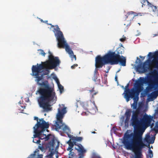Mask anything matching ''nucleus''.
I'll return each mask as SVG.
<instances>
[{"label":"nucleus","mask_w":158,"mask_h":158,"mask_svg":"<svg viewBox=\"0 0 158 158\" xmlns=\"http://www.w3.org/2000/svg\"><path fill=\"white\" fill-rule=\"evenodd\" d=\"M48 59L41 64L36 65H33L31 75L35 76V81L37 84L44 86V88H40L36 92L40 96L37 98V101L40 107L42 108L44 111L48 112L52 110L51 106L56 101V97L54 89L49 86L48 82L42 81L43 76L47 75L49 73V70L55 69L59 66L60 62L58 57H54L49 51Z\"/></svg>","instance_id":"1"},{"label":"nucleus","mask_w":158,"mask_h":158,"mask_svg":"<svg viewBox=\"0 0 158 158\" xmlns=\"http://www.w3.org/2000/svg\"><path fill=\"white\" fill-rule=\"evenodd\" d=\"M146 80L147 77H140L135 81L134 86L131 89L125 90L123 94L127 102L130 100V98H133L134 102L131 105V107L134 109L137 108L139 96L140 93L144 89L143 85L144 84L147 83Z\"/></svg>","instance_id":"2"},{"label":"nucleus","mask_w":158,"mask_h":158,"mask_svg":"<svg viewBox=\"0 0 158 158\" xmlns=\"http://www.w3.org/2000/svg\"><path fill=\"white\" fill-rule=\"evenodd\" d=\"M66 107L64 105H59V108L58 109V112L56 114V120L54 122V125L55 127L56 131H58L61 129L63 131L66 133L68 136L72 140L80 141L82 140V138L81 137H73L71 135L70 130L69 127L63 123L62 119L64 114L67 113Z\"/></svg>","instance_id":"3"},{"label":"nucleus","mask_w":158,"mask_h":158,"mask_svg":"<svg viewBox=\"0 0 158 158\" xmlns=\"http://www.w3.org/2000/svg\"><path fill=\"white\" fill-rule=\"evenodd\" d=\"M124 52V48L123 46L118 48L114 52L109 51L108 53L102 58L107 64L110 63L111 64H119L122 66H125L126 59L120 54Z\"/></svg>","instance_id":"4"},{"label":"nucleus","mask_w":158,"mask_h":158,"mask_svg":"<svg viewBox=\"0 0 158 158\" xmlns=\"http://www.w3.org/2000/svg\"><path fill=\"white\" fill-rule=\"evenodd\" d=\"M49 24L51 25L50 29L53 32L58 41V47L59 48H64L66 51L69 55L71 60L73 61V58H74L75 60H76V56L74 55L73 51L67 44L66 41L64 37L63 33L60 31L58 25H56L54 26L52 25L51 24Z\"/></svg>","instance_id":"5"},{"label":"nucleus","mask_w":158,"mask_h":158,"mask_svg":"<svg viewBox=\"0 0 158 158\" xmlns=\"http://www.w3.org/2000/svg\"><path fill=\"white\" fill-rule=\"evenodd\" d=\"M40 126L37 127L34 126L33 127L34 134L32 138L33 139V142L37 144H40V139H44L45 141L48 140L51 136L50 134L46 135L44 133L45 132L46 129L49 127L48 123L45 121H43L41 123H39Z\"/></svg>","instance_id":"6"},{"label":"nucleus","mask_w":158,"mask_h":158,"mask_svg":"<svg viewBox=\"0 0 158 158\" xmlns=\"http://www.w3.org/2000/svg\"><path fill=\"white\" fill-rule=\"evenodd\" d=\"M105 64H107L105 62L102 57L100 56H97L95 58V69L94 71V75L93 78V80L97 83H100V79H98L97 76L98 75L97 68H101Z\"/></svg>","instance_id":"7"},{"label":"nucleus","mask_w":158,"mask_h":158,"mask_svg":"<svg viewBox=\"0 0 158 158\" xmlns=\"http://www.w3.org/2000/svg\"><path fill=\"white\" fill-rule=\"evenodd\" d=\"M135 63L138 64L136 67V70L140 73H143L147 72L150 70V60H147L142 64L141 60L137 57Z\"/></svg>","instance_id":"8"},{"label":"nucleus","mask_w":158,"mask_h":158,"mask_svg":"<svg viewBox=\"0 0 158 158\" xmlns=\"http://www.w3.org/2000/svg\"><path fill=\"white\" fill-rule=\"evenodd\" d=\"M48 147L49 148V151L50 152L49 153H48L46 157L47 158H53L52 156L55 152V150L54 149L55 146L53 143H50ZM35 152L34 154H31L28 158H43V155L40 154L36 155L35 154Z\"/></svg>","instance_id":"9"},{"label":"nucleus","mask_w":158,"mask_h":158,"mask_svg":"<svg viewBox=\"0 0 158 158\" xmlns=\"http://www.w3.org/2000/svg\"><path fill=\"white\" fill-rule=\"evenodd\" d=\"M131 111L130 109H127L126 110L125 114V116L126 118L124 120V116H122L120 119L121 123L122 125L124 123H125V126L126 127H128L130 119Z\"/></svg>","instance_id":"10"},{"label":"nucleus","mask_w":158,"mask_h":158,"mask_svg":"<svg viewBox=\"0 0 158 158\" xmlns=\"http://www.w3.org/2000/svg\"><path fill=\"white\" fill-rule=\"evenodd\" d=\"M138 15L133 11H130L127 13L126 15V20H127V21L124 23V25H126L127 27L129 26L130 25V21L132 20L134 17Z\"/></svg>","instance_id":"11"},{"label":"nucleus","mask_w":158,"mask_h":158,"mask_svg":"<svg viewBox=\"0 0 158 158\" xmlns=\"http://www.w3.org/2000/svg\"><path fill=\"white\" fill-rule=\"evenodd\" d=\"M71 140L72 139H70V140L67 142V143L69 144V147L67 148V150L68 151L69 150V158H73V156H74V153L72 152L73 150L72 148L73 147L74 144L71 141Z\"/></svg>","instance_id":"12"},{"label":"nucleus","mask_w":158,"mask_h":158,"mask_svg":"<svg viewBox=\"0 0 158 158\" xmlns=\"http://www.w3.org/2000/svg\"><path fill=\"white\" fill-rule=\"evenodd\" d=\"M75 149H76L79 153V156L80 155H82L84 156L83 154L86 152V150L84 148V147L80 144H78L77 145L75 144Z\"/></svg>","instance_id":"13"},{"label":"nucleus","mask_w":158,"mask_h":158,"mask_svg":"<svg viewBox=\"0 0 158 158\" xmlns=\"http://www.w3.org/2000/svg\"><path fill=\"white\" fill-rule=\"evenodd\" d=\"M158 96V89L152 92L148 95V100L149 101L154 100Z\"/></svg>","instance_id":"14"},{"label":"nucleus","mask_w":158,"mask_h":158,"mask_svg":"<svg viewBox=\"0 0 158 158\" xmlns=\"http://www.w3.org/2000/svg\"><path fill=\"white\" fill-rule=\"evenodd\" d=\"M156 135L155 134L153 137H151L149 133L145 135L144 140L148 143L152 144L154 143Z\"/></svg>","instance_id":"15"},{"label":"nucleus","mask_w":158,"mask_h":158,"mask_svg":"<svg viewBox=\"0 0 158 158\" xmlns=\"http://www.w3.org/2000/svg\"><path fill=\"white\" fill-rule=\"evenodd\" d=\"M147 147L149 149L146 154L147 158H152L153 156V153L152 151L150 149V145L148 144Z\"/></svg>","instance_id":"16"},{"label":"nucleus","mask_w":158,"mask_h":158,"mask_svg":"<svg viewBox=\"0 0 158 158\" xmlns=\"http://www.w3.org/2000/svg\"><path fill=\"white\" fill-rule=\"evenodd\" d=\"M92 104L93 107L92 109L89 108L90 113L93 114H94L96 113V111L98 110V109L96 107V106L95 105L94 102L93 101L92 102Z\"/></svg>","instance_id":"17"},{"label":"nucleus","mask_w":158,"mask_h":158,"mask_svg":"<svg viewBox=\"0 0 158 158\" xmlns=\"http://www.w3.org/2000/svg\"><path fill=\"white\" fill-rule=\"evenodd\" d=\"M155 85H156V87L155 86V85L149 84L148 86L146 88L147 90L148 91L153 88L155 90L156 89V88L158 87V79L157 80V83Z\"/></svg>","instance_id":"18"},{"label":"nucleus","mask_w":158,"mask_h":158,"mask_svg":"<svg viewBox=\"0 0 158 158\" xmlns=\"http://www.w3.org/2000/svg\"><path fill=\"white\" fill-rule=\"evenodd\" d=\"M80 104L81 106L85 110H87L88 109V105L86 103H84L80 102H78L76 105L77 108L78 107V105Z\"/></svg>","instance_id":"19"},{"label":"nucleus","mask_w":158,"mask_h":158,"mask_svg":"<svg viewBox=\"0 0 158 158\" xmlns=\"http://www.w3.org/2000/svg\"><path fill=\"white\" fill-rule=\"evenodd\" d=\"M34 120H36L37 121V123L34 126H36V127L38 126H40V125L39 124L40 123H41V122H42L43 121H45L43 118H41L40 119L39 121H38V118L36 117H34Z\"/></svg>","instance_id":"20"},{"label":"nucleus","mask_w":158,"mask_h":158,"mask_svg":"<svg viewBox=\"0 0 158 158\" xmlns=\"http://www.w3.org/2000/svg\"><path fill=\"white\" fill-rule=\"evenodd\" d=\"M56 84H57L58 89L60 90V94L62 93L64 91L63 87L60 84L59 81L58 82H57Z\"/></svg>","instance_id":"21"},{"label":"nucleus","mask_w":158,"mask_h":158,"mask_svg":"<svg viewBox=\"0 0 158 158\" xmlns=\"http://www.w3.org/2000/svg\"><path fill=\"white\" fill-rule=\"evenodd\" d=\"M38 52L39 54L41 55L44 56H45L46 54L43 50L38 49Z\"/></svg>","instance_id":"22"},{"label":"nucleus","mask_w":158,"mask_h":158,"mask_svg":"<svg viewBox=\"0 0 158 158\" xmlns=\"http://www.w3.org/2000/svg\"><path fill=\"white\" fill-rule=\"evenodd\" d=\"M51 76L52 78L55 80L56 83L59 81L56 75L54 74H52Z\"/></svg>","instance_id":"23"},{"label":"nucleus","mask_w":158,"mask_h":158,"mask_svg":"<svg viewBox=\"0 0 158 158\" xmlns=\"http://www.w3.org/2000/svg\"><path fill=\"white\" fill-rule=\"evenodd\" d=\"M152 10L154 12H156V13L158 12V11L157 9V7L156 6L152 5Z\"/></svg>","instance_id":"24"},{"label":"nucleus","mask_w":158,"mask_h":158,"mask_svg":"<svg viewBox=\"0 0 158 158\" xmlns=\"http://www.w3.org/2000/svg\"><path fill=\"white\" fill-rule=\"evenodd\" d=\"M154 62L156 64V68L158 69V58H156L154 59Z\"/></svg>","instance_id":"25"},{"label":"nucleus","mask_w":158,"mask_h":158,"mask_svg":"<svg viewBox=\"0 0 158 158\" xmlns=\"http://www.w3.org/2000/svg\"><path fill=\"white\" fill-rule=\"evenodd\" d=\"M92 156L93 158H101L99 156H97L95 153L93 154Z\"/></svg>","instance_id":"26"},{"label":"nucleus","mask_w":158,"mask_h":158,"mask_svg":"<svg viewBox=\"0 0 158 158\" xmlns=\"http://www.w3.org/2000/svg\"><path fill=\"white\" fill-rule=\"evenodd\" d=\"M140 1L141 3L142 4H143V3H145L146 2H147L148 4L149 3V2L148 1V0H140Z\"/></svg>","instance_id":"27"},{"label":"nucleus","mask_w":158,"mask_h":158,"mask_svg":"<svg viewBox=\"0 0 158 158\" xmlns=\"http://www.w3.org/2000/svg\"><path fill=\"white\" fill-rule=\"evenodd\" d=\"M78 65L77 64H74V65H72L71 66V68L72 69H73L75 68V67H76Z\"/></svg>","instance_id":"28"},{"label":"nucleus","mask_w":158,"mask_h":158,"mask_svg":"<svg viewBox=\"0 0 158 158\" xmlns=\"http://www.w3.org/2000/svg\"><path fill=\"white\" fill-rule=\"evenodd\" d=\"M125 39L126 37H124L123 38L120 39V40L121 42H123L125 41Z\"/></svg>","instance_id":"29"},{"label":"nucleus","mask_w":158,"mask_h":158,"mask_svg":"<svg viewBox=\"0 0 158 158\" xmlns=\"http://www.w3.org/2000/svg\"><path fill=\"white\" fill-rule=\"evenodd\" d=\"M19 103L20 105L21 103V102H19ZM20 106H21L22 108L23 109H25V106H24V105H20Z\"/></svg>","instance_id":"30"},{"label":"nucleus","mask_w":158,"mask_h":158,"mask_svg":"<svg viewBox=\"0 0 158 158\" xmlns=\"http://www.w3.org/2000/svg\"><path fill=\"white\" fill-rule=\"evenodd\" d=\"M39 148L42 151L44 150V148L42 146H39Z\"/></svg>","instance_id":"31"},{"label":"nucleus","mask_w":158,"mask_h":158,"mask_svg":"<svg viewBox=\"0 0 158 158\" xmlns=\"http://www.w3.org/2000/svg\"><path fill=\"white\" fill-rule=\"evenodd\" d=\"M152 52H149L148 54V56L149 57H151L152 56Z\"/></svg>","instance_id":"32"},{"label":"nucleus","mask_w":158,"mask_h":158,"mask_svg":"<svg viewBox=\"0 0 158 158\" xmlns=\"http://www.w3.org/2000/svg\"><path fill=\"white\" fill-rule=\"evenodd\" d=\"M128 86H129V84H127V85L125 86V90H127V89H128Z\"/></svg>","instance_id":"33"},{"label":"nucleus","mask_w":158,"mask_h":158,"mask_svg":"<svg viewBox=\"0 0 158 158\" xmlns=\"http://www.w3.org/2000/svg\"><path fill=\"white\" fill-rule=\"evenodd\" d=\"M97 93V92H95V93H93V92H92L91 93V95L92 96H93L94 95H96Z\"/></svg>","instance_id":"34"},{"label":"nucleus","mask_w":158,"mask_h":158,"mask_svg":"<svg viewBox=\"0 0 158 158\" xmlns=\"http://www.w3.org/2000/svg\"><path fill=\"white\" fill-rule=\"evenodd\" d=\"M115 127H113L112 129L111 130V131H114L115 130Z\"/></svg>","instance_id":"35"},{"label":"nucleus","mask_w":158,"mask_h":158,"mask_svg":"<svg viewBox=\"0 0 158 158\" xmlns=\"http://www.w3.org/2000/svg\"><path fill=\"white\" fill-rule=\"evenodd\" d=\"M74 156H73V158ZM78 158H83V156L82 155H80V156H79Z\"/></svg>","instance_id":"36"},{"label":"nucleus","mask_w":158,"mask_h":158,"mask_svg":"<svg viewBox=\"0 0 158 158\" xmlns=\"http://www.w3.org/2000/svg\"><path fill=\"white\" fill-rule=\"evenodd\" d=\"M115 79L116 81H117V77L116 75L115 76Z\"/></svg>","instance_id":"37"},{"label":"nucleus","mask_w":158,"mask_h":158,"mask_svg":"<svg viewBox=\"0 0 158 158\" xmlns=\"http://www.w3.org/2000/svg\"><path fill=\"white\" fill-rule=\"evenodd\" d=\"M139 57L140 58H143V60L144 59V57L142 56H139Z\"/></svg>","instance_id":"38"},{"label":"nucleus","mask_w":158,"mask_h":158,"mask_svg":"<svg viewBox=\"0 0 158 158\" xmlns=\"http://www.w3.org/2000/svg\"><path fill=\"white\" fill-rule=\"evenodd\" d=\"M137 31L138 32V35H140V32H139V31Z\"/></svg>","instance_id":"39"},{"label":"nucleus","mask_w":158,"mask_h":158,"mask_svg":"<svg viewBox=\"0 0 158 158\" xmlns=\"http://www.w3.org/2000/svg\"><path fill=\"white\" fill-rule=\"evenodd\" d=\"M56 158H58V155L57 154H56Z\"/></svg>","instance_id":"40"},{"label":"nucleus","mask_w":158,"mask_h":158,"mask_svg":"<svg viewBox=\"0 0 158 158\" xmlns=\"http://www.w3.org/2000/svg\"><path fill=\"white\" fill-rule=\"evenodd\" d=\"M155 54L156 55H158V52H155Z\"/></svg>","instance_id":"41"},{"label":"nucleus","mask_w":158,"mask_h":158,"mask_svg":"<svg viewBox=\"0 0 158 158\" xmlns=\"http://www.w3.org/2000/svg\"><path fill=\"white\" fill-rule=\"evenodd\" d=\"M158 35L157 34H155V35H154V37L155 36H157Z\"/></svg>","instance_id":"42"},{"label":"nucleus","mask_w":158,"mask_h":158,"mask_svg":"<svg viewBox=\"0 0 158 158\" xmlns=\"http://www.w3.org/2000/svg\"><path fill=\"white\" fill-rule=\"evenodd\" d=\"M109 69H110V68H109V69H108V70H107V72H106V73H108V72H109Z\"/></svg>","instance_id":"43"},{"label":"nucleus","mask_w":158,"mask_h":158,"mask_svg":"<svg viewBox=\"0 0 158 158\" xmlns=\"http://www.w3.org/2000/svg\"><path fill=\"white\" fill-rule=\"evenodd\" d=\"M120 69H119L118 70V71H117V72H119V71H120Z\"/></svg>","instance_id":"44"},{"label":"nucleus","mask_w":158,"mask_h":158,"mask_svg":"<svg viewBox=\"0 0 158 158\" xmlns=\"http://www.w3.org/2000/svg\"><path fill=\"white\" fill-rule=\"evenodd\" d=\"M44 22H45L44 23H47V22H48V21H45Z\"/></svg>","instance_id":"45"},{"label":"nucleus","mask_w":158,"mask_h":158,"mask_svg":"<svg viewBox=\"0 0 158 158\" xmlns=\"http://www.w3.org/2000/svg\"><path fill=\"white\" fill-rule=\"evenodd\" d=\"M92 133H95V132L94 131V132H92Z\"/></svg>","instance_id":"46"},{"label":"nucleus","mask_w":158,"mask_h":158,"mask_svg":"<svg viewBox=\"0 0 158 158\" xmlns=\"http://www.w3.org/2000/svg\"><path fill=\"white\" fill-rule=\"evenodd\" d=\"M150 148H152V146H151V147H150Z\"/></svg>","instance_id":"47"},{"label":"nucleus","mask_w":158,"mask_h":158,"mask_svg":"<svg viewBox=\"0 0 158 158\" xmlns=\"http://www.w3.org/2000/svg\"><path fill=\"white\" fill-rule=\"evenodd\" d=\"M41 22H44L43 21L42 19H41Z\"/></svg>","instance_id":"48"},{"label":"nucleus","mask_w":158,"mask_h":158,"mask_svg":"<svg viewBox=\"0 0 158 158\" xmlns=\"http://www.w3.org/2000/svg\"><path fill=\"white\" fill-rule=\"evenodd\" d=\"M46 114H44V115L45 116H46Z\"/></svg>","instance_id":"49"},{"label":"nucleus","mask_w":158,"mask_h":158,"mask_svg":"<svg viewBox=\"0 0 158 158\" xmlns=\"http://www.w3.org/2000/svg\"><path fill=\"white\" fill-rule=\"evenodd\" d=\"M139 14L140 15H140V14H141V13H139Z\"/></svg>","instance_id":"50"},{"label":"nucleus","mask_w":158,"mask_h":158,"mask_svg":"<svg viewBox=\"0 0 158 158\" xmlns=\"http://www.w3.org/2000/svg\"><path fill=\"white\" fill-rule=\"evenodd\" d=\"M138 24L139 25H140V23H138Z\"/></svg>","instance_id":"51"}]
</instances>
